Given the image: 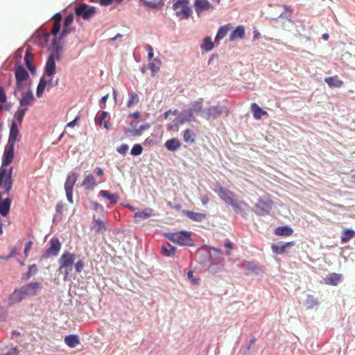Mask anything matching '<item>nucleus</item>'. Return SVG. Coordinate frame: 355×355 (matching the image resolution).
Here are the masks:
<instances>
[{
  "label": "nucleus",
  "instance_id": "f257e3e1",
  "mask_svg": "<svg viewBox=\"0 0 355 355\" xmlns=\"http://www.w3.org/2000/svg\"><path fill=\"white\" fill-rule=\"evenodd\" d=\"M192 233L188 231H180L169 232L165 234L169 241L177 243L180 246H193V241L191 238Z\"/></svg>",
  "mask_w": 355,
  "mask_h": 355
},
{
  "label": "nucleus",
  "instance_id": "f03ea898",
  "mask_svg": "<svg viewBox=\"0 0 355 355\" xmlns=\"http://www.w3.org/2000/svg\"><path fill=\"white\" fill-rule=\"evenodd\" d=\"M12 166L9 168L0 167V189H3L4 193L10 195L13 186Z\"/></svg>",
  "mask_w": 355,
  "mask_h": 355
},
{
  "label": "nucleus",
  "instance_id": "7ed1b4c3",
  "mask_svg": "<svg viewBox=\"0 0 355 355\" xmlns=\"http://www.w3.org/2000/svg\"><path fill=\"white\" fill-rule=\"evenodd\" d=\"M76 259V254L69 251H65L58 260L59 272L64 275V279L69 275L71 266Z\"/></svg>",
  "mask_w": 355,
  "mask_h": 355
},
{
  "label": "nucleus",
  "instance_id": "20e7f679",
  "mask_svg": "<svg viewBox=\"0 0 355 355\" xmlns=\"http://www.w3.org/2000/svg\"><path fill=\"white\" fill-rule=\"evenodd\" d=\"M189 5V0H178L173 5V9L179 18L188 19L192 13L191 8Z\"/></svg>",
  "mask_w": 355,
  "mask_h": 355
},
{
  "label": "nucleus",
  "instance_id": "39448f33",
  "mask_svg": "<svg viewBox=\"0 0 355 355\" xmlns=\"http://www.w3.org/2000/svg\"><path fill=\"white\" fill-rule=\"evenodd\" d=\"M78 178V175L76 173H70L66 179L64 183V189L67 195V200L70 203H73V186L76 184Z\"/></svg>",
  "mask_w": 355,
  "mask_h": 355
},
{
  "label": "nucleus",
  "instance_id": "423d86ee",
  "mask_svg": "<svg viewBox=\"0 0 355 355\" xmlns=\"http://www.w3.org/2000/svg\"><path fill=\"white\" fill-rule=\"evenodd\" d=\"M96 10L94 6H89L82 3L76 7L75 13L78 17H81L85 20L92 18L96 13Z\"/></svg>",
  "mask_w": 355,
  "mask_h": 355
},
{
  "label": "nucleus",
  "instance_id": "0eeeda50",
  "mask_svg": "<svg viewBox=\"0 0 355 355\" xmlns=\"http://www.w3.org/2000/svg\"><path fill=\"white\" fill-rule=\"evenodd\" d=\"M273 205L272 200L270 199H259L254 205V209L257 214L265 216L270 213Z\"/></svg>",
  "mask_w": 355,
  "mask_h": 355
},
{
  "label": "nucleus",
  "instance_id": "6e6552de",
  "mask_svg": "<svg viewBox=\"0 0 355 355\" xmlns=\"http://www.w3.org/2000/svg\"><path fill=\"white\" fill-rule=\"evenodd\" d=\"M14 149L15 145L8 144L4 149L2 164L1 167L9 168V165L12 163L14 159Z\"/></svg>",
  "mask_w": 355,
  "mask_h": 355
},
{
  "label": "nucleus",
  "instance_id": "1a4fd4ad",
  "mask_svg": "<svg viewBox=\"0 0 355 355\" xmlns=\"http://www.w3.org/2000/svg\"><path fill=\"white\" fill-rule=\"evenodd\" d=\"M229 110L225 106L215 105L210 106L207 110V119H216L222 114L225 113V116L229 114Z\"/></svg>",
  "mask_w": 355,
  "mask_h": 355
},
{
  "label": "nucleus",
  "instance_id": "9d476101",
  "mask_svg": "<svg viewBox=\"0 0 355 355\" xmlns=\"http://www.w3.org/2000/svg\"><path fill=\"white\" fill-rule=\"evenodd\" d=\"M61 249V243L58 238L53 237L49 241V247L46 250V257L57 256Z\"/></svg>",
  "mask_w": 355,
  "mask_h": 355
},
{
  "label": "nucleus",
  "instance_id": "9b49d317",
  "mask_svg": "<svg viewBox=\"0 0 355 355\" xmlns=\"http://www.w3.org/2000/svg\"><path fill=\"white\" fill-rule=\"evenodd\" d=\"M219 197L232 206L236 205L234 193L224 187H219L217 190Z\"/></svg>",
  "mask_w": 355,
  "mask_h": 355
},
{
  "label": "nucleus",
  "instance_id": "f8f14e48",
  "mask_svg": "<svg viewBox=\"0 0 355 355\" xmlns=\"http://www.w3.org/2000/svg\"><path fill=\"white\" fill-rule=\"evenodd\" d=\"M41 287L40 283L38 282H32L26 286L21 287V290L23 292L25 297L26 296H33L37 293V291L39 288Z\"/></svg>",
  "mask_w": 355,
  "mask_h": 355
},
{
  "label": "nucleus",
  "instance_id": "ddd939ff",
  "mask_svg": "<svg viewBox=\"0 0 355 355\" xmlns=\"http://www.w3.org/2000/svg\"><path fill=\"white\" fill-rule=\"evenodd\" d=\"M194 7L196 12L199 15L202 11L213 10V6L207 0H195Z\"/></svg>",
  "mask_w": 355,
  "mask_h": 355
},
{
  "label": "nucleus",
  "instance_id": "4468645a",
  "mask_svg": "<svg viewBox=\"0 0 355 355\" xmlns=\"http://www.w3.org/2000/svg\"><path fill=\"white\" fill-rule=\"evenodd\" d=\"M193 119L192 109L183 111L180 115L175 119V124H183L185 122L191 121Z\"/></svg>",
  "mask_w": 355,
  "mask_h": 355
},
{
  "label": "nucleus",
  "instance_id": "2eb2a0df",
  "mask_svg": "<svg viewBox=\"0 0 355 355\" xmlns=\"http://www.w3.org/2000/svg\"><path fill=\"white\" fill-rule=\"evenodd\" d=\"M73 21V15L72 14L69 15L64 21L63 28L60 34V38L62 39L66 37L72 30L71 24Z\"/></svg>",
  "mask_w": 355,
  "mask_h": 355
},
{
  "label": "nucleus",
  "instance_id": "dca6fc26",
  "mask_svg": "<svg viewBox=\"0 0 355 355\" xmlns=\"http://www.w3.org/2000/svg\"><path fill=\"white\" fill-rule=\"evenodd\" d=\"M24 298L25 296L24 295L21 288H17L8 297V304L9 305H13L15 304L19 303Z\"/></svg>",
  "mask_w": 355,
  "mask_h": 355
},
{
  "label": "nucleus",
  "instance_id": "f3484780",
  "mask_svg": "<svg viewBox=\"0 0 355 355\" xmlns=\"http://www.w3.org/2000/svg\"><path fill=\"white\" fill-rule=\"evenodd\" d=\"M343 275L341 274L332 272L330 273L326 278L324 279V282L326 284L331 286H337L342 281Z\"/></svg>",
  "mask_w": 355,
  "mask_h": 355
},
{
  "label": "nucleus",
  "instance_id": "a211bd4d",
  "mask_svg": "<svg viewBox=\"0 0 355 355\" xmlns=\"http://www.w3.org/2000/svg\"><path fill=\"white\" fill-rule=\"evenodd\" d=\"M55 73V55H50L45 65V73L48 76H52Z\"/></svg>",
  "mask_w": 355,
  "mask_h": 355
},
{
  "label": "nucleus",
  "instance_id": "6ab92c4d",
  "mask_svg": "<svg viewBox=\"0 0 355 355\" xmlns=\"http://www.w3.org/2000/svg\"><path fill=\"white\" fill-rule=\"evenodd\" d=\"M19 134L18 124L15 121H12L8 138V144L15 145V142L17 140V136Z\"/></svg>",
  "mask_w": 355,
  "mask_h": 355
},
{
  "label": "nucleus",
  "instance_id": "aec40b11",
  "mask_svg": "<svg viewBox=\"0 0 355 355\" xmlns=\"http://www.w3.org/2000/svg\"><path fill=\"white\" fill-rule=\"evenodd\" d=\"M82 185L85 189L93 190L97 186V182L94 176L90 173L84 178Z\"/></svg>",
  "mask_w": 355,
  "mask_h": 355
},
{
  "label": "nucleus",
  "instance_id": "412c9836",
  "mask_svg": "<svg viewBox=\"0 0 355 355\" xmlns=\"http://www.w3.org/2000/svg\"><path fill=\"white\" fill-rule=\"evenodd\" d=\"M245 28L243 26H237L235 30H234L229 37V40L230 42H233L236 39H243L245 37Z\"/></svg>",
  "mask_w": 355,
  "mask_h": 355
},
{
  "label": "nucleus",
  "instance_id": "4be33fe9",
  "mask_svg": "<svg viewBox=\"0 0 355 355\" xmlns=\"http://www.w3.org/2000/svg\"><path fill=\"white\" fill-rule=\"evenodd\" d=\"M251 111L253 114V117L259 120L261 119L263 116L268 115V112L263 109H261L257 103H253L251 104Z\"/></svg>",
  "mask_w": 355,
  "mask_h": 355
},
{
  "label": "nucleus",
  "instance_id": "5701e85b",
  "mask_svg": "<svg viewBox=\"0 0 355 355\" xmlns=\"http://www.w3.org/2000/svg\"><path fill=\"white\" fill-rule=\"evenodd\" d=\"M232 28V27L230 24L220 26L215 37V42H218L220 40L223 39Z\"/></svg>",
  "mask_w": 355,
  "mask_h": 355
},
{
  "label": "nucleus",
  "instance_id": "b1692460",
  "mask_svg": "<svg viewBox=\"0 0 355 355\" xmlns=\"http://www.w3.org/2000/svg\"><path fill=\"white\" fill-rule=\"evenodd\" d=\"M177 248L169 243H163L161 246V253L166 257L173 256Z\"/></svg>",
  "mask_w": 355,
  "mask_h": 355
},
{
  "label": "nucleus",
  "instance_id": "393cba45",
  "mask_svg": "<svg viewBox=\"0 0 355 355\" xmlns=\"http://www.w3.org/2000/svg\"><path fill=\"white\" fill-rule=\"evenodd\" d=\"M34 101L35 98L33 94V92L31 90H29L28 92L23 95L22 98L19 101V104L21 107H26L28 105H31Z\"/></svg>",
  "mask_w": 355,
  "mask_h": 355
},
{
  "label": "nucleus",
  "instance_id": "a878e982",
  "mask_svg": "<svg viewBox=\"0 0 355 355\" xmlns=\"http://www.w3.org/2000/svg\"><path fill=\"white\" fill-rule=\"evenodd\" d=\"M11 200L10 198H6L0 202V214L2 216H6L10 212Z\"/></svg>",
  "mask_w": 355,
  "mask_h": 355
},
{
  "label": "nucleus",
  "instance_id": "bb28decb",
  "mask_svg": "<svg viewBox=\"0 0 355 355\" xmlns=\"http://www.w3.org/2000/svg\"><path fill=\"white\" fill-rule=\"evenodd\" d=\"M295 243L294 241H291L283 245H272V250L275 254H282L286 252V248L293 246Z\"/></svg>",
  "mask_w": 355,
  "mask_h": 355
},
{
  "label": "nucleus",
  "instance_id": "cd10ccee",
  "mask_svg": "<svg viewBox=\"0 0 355 355\" xmlns=\"http://www.w3.org/2000/svg\"><path fill=\"white\" fill-rule=\"evenodd\" d=\"M101 196L104 198H106L110 201L111 204H116L119 200V195L116 193H111L110 191L107 190H101L99 192Z\"/></svg>",
  "mask_w": 355,
  "mask_h": 355
},
{
  "label": "nucleus",
  "instance_id": "c85d7f7f",
  "mask_svg": "<svg viewBox=\"0 0 355 355\" xmlns=\"http://www.w3.org/2000/svg\"><path fill=\"white\" fill-rule=\"evenodd\" d=\"M64 343L69 347L74 348L80 343V340L77 335L71 334L65 336Z\"/></svg>",
  "mask_w": 355,
  "mask_h": 355
},
{
  "label": "nucleus",
  "instance_id": "c756f323",
  "mask_svg": "<svg viewBox=\"0 0 355 355\" xmlns=\"http://www.w3.org/2000/svg\"><path fill=\"white\" fill-rule=\"evenodd\" d=\"M92 228L96 232H100L106 230V225L104 222L99 219H96L95 216H94L92 223Z\"/></svg>",
  "mask_w": 355,
  "mask_h": 355
},
{
  "label": "nucleus",
  "instance_id": "7c9ffc66",
  "mask_svg": "<svg viewBox=\"0 0 355 355\" xmlns=\"http://www.w3.org/2000/svg\"><path fill=\"white\" fill-rule=\"evenodd\" d=\"M153 214V209L151 208H146L141 211H137L135 214L134 218L139 219H147L152 216Z\"/></svg>",
  "mask_w": 355,
  "mask_h": 355
},
{
  "label": "nucleus",
  "instance_id": "2f4dec72",
  "mask_svg": "<svg viewBox=\"0 0 355 355\" xmlns=\"http://www.w3.org/2000/svg\"><path fill=\"white\" fill-rule=\"evenodd\" d=\"M181 146L180 141L176 138H173L167 140L165 142V147L170 151H175L178 149Z\"/></svg>",
  "mask_w": 355,
  "mask_h": 355
},
{
  "label": "nucleus",
  "instance_id": "473e14b6",
  "mask_svg": "<svg viewBox=\"0 0 355 355\" xmlns=\"http://www.w3.org/2000/svg\"><path fill=\"white\" fill-rule=\"evenodd\" d=\"M33 55L31 53L30 50H26V54L24 56V62L26 67L30 70L31 72H35L36 69L35 66L33 64Z\"/></svg>",
  "mask_w": 355,
  "mask_h": 355
},
{
  "label": "nucleus",
  "instance_id": "72a5a7b5",
  "mask_svg": "<svg viewBox=\"0 0 355 355\" xmlns=\"http://www.w3.org/2000/svg\"><path fill=\"white\" fill-rule=\"evenodd\" d=\"M29 77L28 73L22 67H19L15 70V78L19 81H26Z\"/></svg>",
  "mask_w": 355,
  "mask_h": 355
},
{
  "label": "nucleus",
  "instance_id": "f704fd0d",
  "mask_svg": "<svg viewBox=\"0 0 355 355\" xmlns=\"http://www.w3.org/2000/svg\"><path fill=\"white\" fill-rule=\"evenodd\" d=\"M355 236V231L352 229H345L343 231L340 241L342 243H346Z\"/></svg>",
  "mask_w": 355,
  "mask_h": 355
},
{
  "label": "nucleus",
  "instance_id": "c9c22d12",
  "mask_svg": "<svg viewBox=\"0 0 355 355\" xmlns=\"http://www.w3.org/2000/svg\"><path fill=\"white\" fill-rule=\"evenodd\" d=\"M325 83L330 87H340L343 85V82L339 79L336 76L334 77H327L324 79Z\"/></svg>",
  "mask_w": 355,
  "mask_h": 355
},
{
  "label": "nucleus",
  "instance_id": "e433bc0d",
  "mask_svg": "<svg viewBox=\"0 0 355 355\" xmlns=\"http://www.w3.org/2000/svg\"><path fill=\"white\" fill-rule=\"evenodd\" d=\"M196 134L190 129H187L183 133L184 141L187 144H193L196 141Z\"/></svg>",
  "mask_w": 355,
  "mask_h": 355
},
{
  "label": "nucleus",
  "instance_id": "4c0bfd02",
  "mask_svg": "<svg viewBox=\"0 0 355 355\" xmlns=\"http://www.w3.org/2000/svg\"><path fill=\"white\" fill-rule=\"evenodd\" d=\"M162 62L159 59H154L153 62L149 63L148 67L152 72V76H155L160 69Z\"/></svg>",
  "mask_w": 355,
  "mask_h": 355
},
{
  "label": "nucleus",
  "instance_id": "58836bf2",
  "mask_svg": "<svg viewBox=\"0 0 355 355\" xmlns=\"http://www.w3.org/2000/svg\"><path fill=\"white\" fill-rule=\"evenodd\" d=\"M293 233V229L288 226L279 227L275 230V234L280 236H291Z\"/></svg>",
  "mask_w": 355,
  "mask_h": 355
},
{
  "label": "nucleus",
  "instance_id": "ea45409f",
  "mask_svg": "<svg viewBox=\"0 0 355 355\" xmlns=\"http://www.w3.org/2000/svg\"><path fill=\"white\" fill-rule=\"evenodd\" d=\"M187 216L194 221H202L205 218V214L202 213H196L191 211H188L186 214Z\"/></svg>",
  "mask_w": 355,
  "mask_h": 355
},
{
  "label": "nucleus",
  "instance_id": "a19ab883",
  "mask_svg": "<svg viewBox=\"0 0 355 355\" xmlns=\"http://www.w3.org/2000/svg\"><path fill=\"white\" fill-rule=\"evenodd\" d=\"M28 110L26 107L19 108L15 113L14 117L16 119L19 125H21L24 117L26 112Z\"/></svg>",
  "mask_w": 355,
  "mask_h": 355
},
{
  "label": "nucleus",
  "instance_id": "79ce46f5",
  "mask_svg": "<svg viewBox=\"0 0 355 355\" xmlns=\"http://www.w3.org/2000/svg\"><path fill=\"white\" fill-rule=\"evenodd\" d=\"M46 85L47 81L43 77L41 78L36 90V94L38 97H40L42 95Z\"/></svg>",
  "mask_w": 355,
  "mask_h": 355
},
{
  "label": "nucleus",
  "instance_id": "37998d69",
  "mask_svg": "<svg viewBox=\"0 0 355 355\" xmlns=\"http://www.w3.org/2000/svg\"><path fill=\"white\" fill-rule=\"evenodd\" d=\"M214 43L211 41V38L207 37L204 39L203 42L201 45L202 49L206 51H209L214 49Z\"/></svg>",
  "mask_w": 355,
  "mask_h": 355
},
{
  "label": "nucleus",
  "instance_id": "c03bdc74",
  "mask_svg": "<svg viewBox=\"0 0 355 355\" xmlns=\"http://www.w3.org/2000/svg\"><path fill=\"white\" fill-rule=\"evenodd\" d=\"M139 96L136 93L132 92L129 94V98L127 102V107H131L134 105L137 104L139 103Z\"/></svg>",
  "mask_w": 355,
  "mask_h": 355
},
{
  "label": "nucleus",
  "instance_id": "a18cd8bd",
  "mask_svg": "<svg viewBox=\"0 0 355 355\" xmlns=\"http://www.w3.org/2000/svg\"><path fill=\"white\" fill-rule=\"evenodd\" d=\"M306 304L309 309L313 308L318 304L317 299L313 295H308L306 300Z\"/></svg>",
  "mask_w": 355,
  "mask_h": 355
},
{
  "label": "nucleus",
  "instance_id": "49530a36",
  "mask_svg": "<svg viewBox=\"0 0 355 355\" xmlns=\"http://www.w3.org/2000/svg\"><path fill=\"white\" fill-rule=\"evenodd\" d=\"M193 113L200 112L202 110V98H200L198 101H195L192 104Z\"/></svg>",
  "mask_w": 355,
  "mask_h": 355
},
{
  "label": "nucleus",
  "instance_id": "de8ad7c7",
  "mask_svg": "<svg viewBox=\"0 0 355 355\" xmlns=\"http://www.w3.org/2000/svg\"><path fill=\"white\" fill-rule=\"evenodd\" d=\"M7 101V96L3 87H0V112L3 110V103Z\"/></svg>",
  "mask_w": 355,
  "mask_h": 355
},
{
  "label": "nucleus",
  "instance_id": "09e8293b",
  "mask_svg": "<svg viewBox=\"0 0 355 355\" xmlns=\"http://www.w3.org/2000/svg\"><path fill=\"white\" fill-rule=\"evenodd\" d=\"M107 114H108V113L107 112H105V111L101 112L95 118L96 123L101 125L103 123V122L105 121V119L107 117Z\"/></svg>",
  "mask_w": 355,
  "mask_h": 355
},
{
  "label": "nucleus",
  "instance_id": "8fccbe9b",
  "mask_svg": "<svg viewBox=\"0 0 355 355\" xmlns=\"http://www.w3.org/2000/svg\"><path fill=\"white\" fill-rule=\"evenodd\" d=\"M143 150L142 146L140 144H135L131 149V155L137 156L141 154Z\"/></svg>",
  "mask_w": 355,
  "mask_h": 355
},
{
  "label": "nucleus",
  "instance_id": "3c124183",
  "mask_svg": "<svg viewBox=\"0 0 355 355\" xmlns=\"http://www.w3.org/2000/svg\"><path fill=\"white\" fill-rule=\"evenodd\" d=\"M150 127L148 124L141 125L139 129H135L132 131V135L135 136H139L142 134L143 131L148 129Z\"/></svg>",
  "mask_w": 355,
  "mask_h": 355
},
{
  "label": "nucleus",
  "instance_id": "603ef678",
  "mask_svg": "<svg viewBox=\"0 0 355 355\" xmlns=\"http://www.w3.org/2000/svg\"><path fill=\"white\" fill-rule=\"evenodd\" d=\"M74 266L76 271L77 272H80L83 271L84 266H85V262L83 259H79L77 262H74Z\"/></svg>",
  "mask_w": 355,
  "mask_h": 355
},
{
  "label": "nucleus",
  "instance_id": "864d4df0",
  "mask_svg": "<svg viewBox=\"0 0 355 355\" xmlns=\"http://www.w3.org/2000/svg\"><path fill=\"white\" fill-rule=\"evenodd\" d=\"M123 1V0H99V3L103 6H108L112 3H115L116 4H119Z\"/></svg>",
  "mask_w": 355,
  "mask_h": 355
},
{
  "label": "nucleus",
  "instance_id": "5fc2aeb1",
  "mask_svg": "<svg viewBox=\"0 0 355 355\" xmlns=\"http://www.w3.org/2000/svg\"><path fill=\"white\" fill-rule=\"evenodd\" d=\"M53 48L55 50L56 58L58 60L60 58V51L62 49V47L60 46V45L59 44L56 43L55 40H54L53 42Z\"/></svg>",
  "mask_w": 355,
  "mask_h": 355
},
{
  "label": "nucleus",
  "instance_id": "6e6d98bb",
  "mask_svg": "<svg viewBox=\"0 0 355 355\" xmlns=\"http://www.w3.org/2000/svg\"><path fill=\"white\" fill-rule=\"evenodd\" d=\"M145 49L148 52V59L149 60H151L154 56L153 47L150 45L148 44L146 46Z\"/></svg>",
  "mask_w": 355,
  "mask_h": 355
},
{
  "label": "nucleus",
  "instance_id": "4d7b16f0",
  "mask_svg": "<svg viewBox=\"0 0 355 355\" xmlns=\"http://www.w3.org/2000/svg\"><path fill=\"white\" fill-rule=\"evenodd\" d=\"M28 272V275H31V276L35 275L37 272V268L36 264H32L29 266Z\"/></svg>",
  "mask_w": 355,
  "mask_h": 355
},
{
  "label": "nucleus",
  "instance_id": "13d9d810",
  "mask_svg": "<svg viewBox=\"0 0 355 355\" xmlns=\"http://www.w3.org/2000/svg\"><path fill=\"white\" fill-rule=\"evenodd\" d=\"M128 146L127 144H122L120 147L117 148V151L122 155H125L128 150Z\"/></svg>",
  "mask_w": 355,
  "mask_h": 355
},
{
  "label": "nucleus",
  "instance_id": "bf43d9fd",
  "mask_svg": "<svg viewBox=\"0 0 355 355\" xmlns=\"http://www.w3.org/2000/svg\"><path fill=\"white\" fill-rule=\"evenodd\" d=\"M32 244H33V243L31 241H29L28 242H27L26 243L25 249H24V255H25L26 258H27L28 257V252L32 247Z\"/></svg>",
  "mask_w": 355,
  "mask_h": 355
},
{
  "label": "nucleus",
  "instance_id": "052dcab7",
  "mask_svg": "<svg viewBox=\"0 0 355 355\" xmlns=\"http://www.w3.org/2000/svg\"><path fill=\"white\" fill-rule=\"evenodd\" d=\"M60 30V24L54 23L51 33L53 35H56Z\"/></svg>",
  "mask_w": 355,
  "mask_h": 355
},
{
  "label": "nucleus",
  "instance_id": "680f3d73",
  "mask_svg": "<svg viewBox=\"0 0 355 355\" xmlns=\"http://www.w3.org/2000/svg\"><path fill=\"white\" fill-rule=\"evenodd\" d=\"M79 119L80 116H77L72 121H70L67 124V127L73 128L75 125L78 124Z\"/></svg>",
  "mask_w": 355,
  "mask_h": 355
},
{
  "label": "nucleus",
  "instance_id": "e2e57ef3",
  "mask_svg": "<svg viewBox=\"0 0 355 355\" xmlns=\"http://www.w3.org/2000/svg\"><path fill=\"white\" fill-rule=\"evenodd\" d=\"M24 82V81H19V80H16L15 92L17 91H21L23 89Z\"/></svg>",
  "mask_w": 355,
  "mask_h": 355
},
{
  "label": "nucleus",
  "instance_id": "0e129e2a",
  "mask_svg": "<svg viewBox=\"0 0 355 355\" xmlns=\"http://www.w3.org/2000/svg\"><path fill=\"white\" fill-rule=\"evenodd\" d=\"M17 248H13L11 250L10 254L5 257V260H8V259L13 257L17 254Z\"/></svg>",
  "mask_w": 355,
  "mask_h": 355
},
{
  "label": "nucleus",
  "instance_id": "69168bd1",
  "mask_svg": "<svg viewBox=\"0 0 355 355\" xmlns=\"http://www.w3.org/2000/svg\"><path fill=\"white\" fill-rule=\"evenodd\" d=\"M62 15L60 13H56L53 15V19L54 20V23L60 24L62 20Z\"/></svg>",
  "mask_w": 355,
  "mask_h": 355
},
{
  "label": "nucleus",
  "instance_id": "338daca9",
  "mask_svg": "<svg viewBox=\"0 0 355 355\" xmlns=\"http://www.w3.org/2000/svg\"><path fill=\"white\" fill-rule=\"evenodd\" d=\"M19 350L16 347L11 348L5 355H18Z\"/></svg>",
  "mask_w": 355,
  "mask_h": 355
},
{
  "label": "nucleus",
  "instance_id": "774afa93",
  "mask_svg": "<svg viewBox=\"0 0 355 355\" xmlns=\"http://www.w3.org/2000/svg\"><path fill=\"white\" fill-rule=\"evenodd\" d=\"M224 246L225 248H230V249L233 248V245H232V243L230 241H225V243H224Z\"/></svg>",
  "mask_w": 355,
  "mask_h": 355
}]
</instances>
